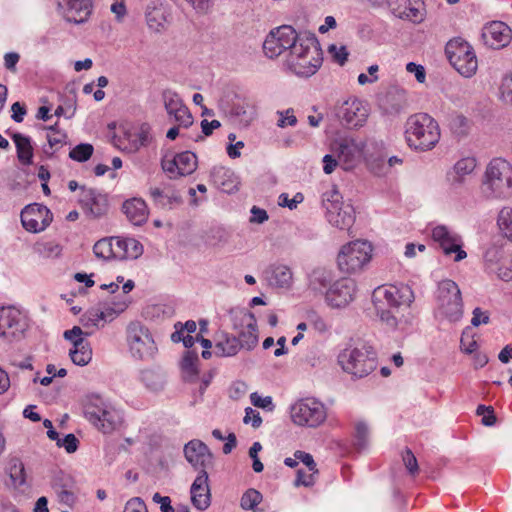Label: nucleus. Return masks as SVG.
<instances>
[{
    "instance_id": "c03bdc74",
    "label": "nucleus",
    "mask_w": 512,
    "mask_h": 512,
    "mask_svg": "<svg viewBox=\"0 0 512 512\" xmlns=\"http://www.w3.org/2000/svg\"><path fill=\"white\" fill-rule=\"evenodd\" d=\"M369 440V428L364 421H358L355 424L354 446L361 451L367 448Z\"/></svg>"
},
{
    "instance_id": "4c0bfd02",
    "label": "nucleus",
    "mask_w": 512,
    "mask_h": 512,
    "mask_svg": "<svg viewBox=\"0 0 512 512\" xmlns=\"http://www.w3.org/2000/svg\"><path fill=\"white\" fill-rule=\"evenodd\" d=\"M386 157L387 155L382 151L377 153H370L368 151L365 155V161L368 169L377 176L386 174L388 172Z\"/></svg>"
},
{
    "instance_id": "72a5a7b5",
    "label": "nucleus",
    "mask_w": 512,
    "mask_h": 512,
    "mask_svg": "<svg viewBox=\"0 0 512 512\" xmlns=\"http://www.w3.org/2000/svg\"><path fill=\"white\" fill-rule=\"evenodd\" d=\"M6 472L9 475L10 482L7 485L12 486L15 489H22L26 486V473L24 464L17 457L9 459Z\"/></svg>"
},
{
    "instance_id": "412c9836",
    "label": "nucleus",
    "mask_w": 512,
    "mask_h": 512,
    "mask_svg": "<svg viewBox=\"0 0 512 512\" xmlns=\"http://www.w3.org/2000/svg\"><path fill=\"white\" fill-rule=\"evenodd\" d=\"M192 505L201 511L206 510L211 504V491L209 476L206 470H202L196 476L190 488Z\"/></svg>"
},
{
    "instance_id": "69168bd1",
    "label": "nucleus",
    "mask_w": 512,
    "mask_h": 512,
    "mask_svg": "<svg viewBox=\"0 0 512 512\" xmlns=\"http://www.w3.org/2000/svg\"><path fill=\"white\" fill-rule=\"evenodd\" d=\"M78 444H79V441L75 437V435L72 433H69V434L65 435V437L63 439H60V442L57 443V446L64 447L68 453H74L78 448Z\"/></svg>"
},
{
    "instance_id": "20e7f679",
    "label": "nucleus",
    "mask_w": 512,
    "mask_h": 512,
    "mask_svg": "<svg viewBox=\"0 0 512 512\" xmlns=\"http://www.w3.org/2000/svg\"><path fill=\"white\" fill-rule=\"evenodd\" d=\"M338 363L344 372L354 378H363L377 367V355L372 346H349L338 355Z\"/></svg>"
},
{
    "instance_id": "f03ea898",
    "label": "nucleus",
    "mask_w": 512,
    "mask_h": 512,
    "mask_svg": "<svg viewBox=\"0 0 512 512\" xmlns=\"http://www.w3.org/2000/svg\"><path fill=\"white\" fill-rule=\"evenodd\" d=\"M290 70L297 76L310 77L320 68L323 58L319 41L314 33L296 31L290 25Z\"/></svg>"
},
{
    "instance_id": "e2e57ef3",
    "label": "nucleus",
    "mask_w": 512,
    "mask_h": 512,
    "mask_svg": "<svg viewBox=\"0 0 512 512\" xmlns=\"http://www.w3.org/2000/svg\"><path fill=\"white\" fill-rule=\"evenodd\" d=\"M57 496V500L60 504L65 505L69 508H73L77 502V496L75 494V490H66L62 492L55 493Z\"/></svg>"
},
{
    "instance_id": "6ab92c4d",
    "label": "nucleus",
    "mask_w": 512,
    "mask_h": 512,
    "mask_svg": "<svg viewBox=\"0 0 512 512\" xmlns=\"http://www.w3.org/2000/svg\"><path fill=\"white\" fill-rule=\"evenodd\" d=\"M184 456L198 473L213 466L214 455L209 447L199 439H193L185 444Z\"/></svg>"
},
{
    "instance_id": "f3484780",
    "label": "nucleus",
    "mask_w": 512,
    "mask_h": 512,
    "mask_svg": "<svg viewBox=\"0 0 512 512\" xmlns=\"http://www.w3.org/2000/svg\"><path fill=\"white\" fill-rule=\"evenodd\" d=\"M432 239L439 244L445 255L455 253V261L459 262L467 257L462 249L461 237L445 225H438L432 229Z\"/></svg>"
},
{
    "instance_id": "a19ab883",
    "label": "nucleus",
    "mask_w": 512,
    "mask_h": 512,
    "mask_svg": "<svg viewBox=\"0 0 512 512\" xmlns=\"http://www.w3.org/2000/svg\"><path fill=\"white\" fill-rule=\"evenodd\" d=\"M198 354L195 351L188 350L184 353L181 362V368L187 374L186 379L193 381L198 376V369L196 363L198 362Z\"/></svg>"
},
{
    "instance_id": "a211bd4d",
    "label": "nucleus",
    "mask_w": 512,
    "mask_h": 512,
    "mask_svg": "<svg viewBox=\"0 0 512 512\" xmlns=\"http://www.w3.org/2000/svg\"><path fill=\"white\" fill-rule=\"evenodd\" d=\"M355 293V281L350 278H342L329 287L325 293V300L333 308H344L353 301Z\"/></svg>"
},
{
    "instance_id": "4468645a",
    "label": "nucleus",
    "mask_w": 512,
    "mask_h": 512,
    "mask_svg": "<svg viewBox=\"0 0 512 512\" xmlns=\"http://www.w3.org/2000/svg\"><path fill=\"white\" fill-rule=\"evenodd\" d=\"M369 116L367 104L359 99L345 101L338 109L337 117L349 129L362 127Z\"/></svg>"
},
{
    "instance_id": "680f3d73",
    "label": "nucleus",
    "mask_w": 512,
    "mask_h": 512,
    "mask_svg": "<svg viewBox=\"0 0 512 512\" xmlns=\"http://www.w3.org/2000/svg\"><path fill=\"white\" fill-rule=\"evenodd\" d=\"M497 223L502 232L512 226V208L504 207L501 209Z\"/></svg>"
},
{
    "instance_id": "3c124183",
    "label": "nucleus",
    "mask_w": 512,
    "mask_h": 512,
    "mask_svg": "<svg viewBox=\"0 0 512 512\" xmlns=\"http://www.w3.org/2000/svg\"><path fill=\"white\" fill-rule=\"evenodd\" d=\"M150 125L148 123H143L140 125L138 131L133 135V139L131 140L135 149H139L142 146H146L151 141L150 135Z\"/></svg>"
},
{
    "instance_id": "7c9ffc66",
    "label": "nucleus",
    "mask_w": 512,
    "mask_h": 512,
    "mask_svg": "<svg viewBox=\"0 0 512 512\" xmlns=\"http://www.w3.org/2000/svg\"><path fill=\"white\" fill-rule=\"evenodd\" d=\"M241 349V341L238 337L228 334H222L218 337L214 354L219 357H232Z\"/></svg>"
},
{
    "instance_id": "9d476101",
    "label": "nucleus",
    "mask_w": 512,
    "mask_h": 512,
    "mask_svg": "<svg viewBox=\"0 0 512 512\" xmlns=\"http://www.w3.org/2000/svg\"><path fill=\"white\" fill-rule=\"evenodd\" d=\"M126 333L129 349L134 358L147 360L154 357L157 346L146 326L138 321L131 322Z\"/></svg>"
},
{
    "instance_id": "1a4fd4ad",
    "label": "nucleus",
    "mask_w": 512,
    "mask_h": 512,
    "mask_svg": "<svg viewBox=\"0 0 512 512\" xmlns=\"http://www.w3.org/2000/svg\"><path fill=\"white\" fill-rule=\"evenodd\" d=\"M372 246L364 240H356L344 245L337 256V264L343 273L351 274L362 270L370 261Z\"/></svg>"
},
{
    "instance_id": "dca6fc26",
    "label": "nucleus",
    "mask_w": 512,
    "mask_h": 512,
    "mask_svg": "<svg viewBox=\"0 0 512 512\" xmlns=\"http://www.w3.org/2000/svg\"><path fill=\"white\" fill-rule=\"evenodd\" d=\"M26 330V323L17 309L3 307L0 309V337L11 342L19 339Z\"/></svg>"
},
{
    "instance_id": "0e129e2a",
    "label": "nucleus",
    "mask_w": 512,
    "mask_h": 512,
    "mask_svg": "<svg viewBox=\"0 0 512 512\" xmlns=\"http://www.w3.org/2000/svg\"><path fill=\"white\" fill-rule=\"evenodd\" d=\"M123 512H148L145 502L140 497H133L127 501Z\"/></svg>"
},
{
    "instance_id": "5701e85b",
    "label": "nucleus",
    "mask_w": 512,
    "mask_h": 512,
    "mask_svg": "<svg viewBox=\"0 0 512 512\" xmlns=\"http://www.w3.org/2000/svg\"><path fill=\"white\" fill-rule=\"evenodd\" d=\"M288 25H282L270 31L263 43L265 55L271 59L279 57L288 49V37L284 31Z\"/></svg>"
},
{
    "instance_id": "473e14b6",
    "label": "nucleus",
    "mask_w": 512,
    "mask_h": 512,
    "mask_svg": "<svg viewBox=\"0 0 512 512\" xmlns=\"http://www.w3.org/2000/svg\"><path fill=\"white\" fill-rule=\"evenodd\" d=\"M333 272L326 267H317L309 275V287L315 291L323 293L331 286Z\"/></svg>"
},
{
    "instance_id": "aec40b11",
    "label": "nucleus",
    "mask_w": 512,
    "mask_h": 512,
    "mask_svg": "<svg viewBox=\"0 0 512 512\" xmlns=\"http://www.w3.org/2000/svg\"><path fill=\"white\" fill-rule=\"evenodd\" d=\"M81 189L82 197L80 204L85 210L86 215L93 219H99L106 215L109 210L107 196L93 188L81 187Z\"/></svg>"
},
{
    "instance_id": "6e6d98bb",
    "label": "nucleus",
    "mask_w": 512,
    "mask_h": 512,
    "mask_svg": "<svg viewBox=\"0 0 512 512\" xmlns=\"http://www.w3.org/2000/svg\"><path fill=\"white\" fill-rule=\"evenodd\" d=\"M262 450V445L260 442H254L249 449V457L252 459V468L254 472L261 473L264 469L263 463L260 461L258 457V453Z\"/></svg>"
},
{
    "instance_id": "79ce46f5",
    "label": "nucleus",
    "mask_w": 512,
    "mask_h": 512,
    "mask_svg": "<svg viewBox=\"0 0 512 512\" xmlns=\"http://www.w3.org/2000/svg\"><path fill=\"white\" fill-rule=\"evenodd\" d=\"M449 127L454 135L464 137L469 133L470 121L462 114H454L450 118Z\"/></svg>"
},
{
    "instance_id": "423d86ee",
    "label": "nucleus",
    "mask_w": 512,
    "mask_h": 512,
    "mask_svg": "<svg viewBox=\"0 0 512 512\" xmlns=\"http://www.w3.org/2000/svg\"><path fill=\"white\" fill-rule=\"evenodd\" d=\"M322 207L325 218L332 226L340 230H349L355 221V211L350 203H345L340 192L334 186L322 194Z\"/></svg>"
},
{
    "instance_id": "ea45409f",
    "label": "nucleus",
    "mask_w": 512,
    "mask_h": 512,
    "mask_svg": "<svg viewBox=\"0 0 512 512\" xmlns=\"http://www.w3.org/2000/svg\"><path fill=\"white\" fill-rule=\"evenodd\" d=\"M114 237L98 240L93 246V252L97 258L108 260L116 259Z\"/></svg>"
},
{
    "instance_id": "bb28decb",
    "label": "nucleus",
    "mask_w": 512,
    "mask_h": 512,
    "mask_svg": "<svg viewBox=\"0 0 512 512\" xmlns=\"http://www.w3.org/2000/svg\"><path fill=\"white\" fill-rule=\"evenodd\" d=\"M122 210L127 219L135 226H141L147 221L148 207L141 198L126 200L122 205Z\"/></svg>"
},
{
    "instance_id": "603ef678",
    "label": "nucleus",
    "mask_w": 512,
    "mask_h": 512,
    "mask_svg": "<svg viewBox=\"0 0 512 512\" xmlns=\"http://www.w3.org/2000/svg\"><path fill=\"white\" fill-rule=\"evenodd\" d=\"M316 475H318V473H314L313 471H308L307 468L306 469L297 468L296 477H295L293 484L296 487H299V486L310 487V486L314 485Z\"/></svg>"
},
{
    "instance_id": "b1692460",
    "label": "nucleus",
    "mask_w": 512,
    "mask_h": 512,
    "mask_svg": "<svg viewBox=\"0 0 512 512\" xmlns=\"http://www.w3.org/2000/svg\"><path fill=\"white\" fill-rule=\"evenodd\" d=\"M380 107L388 115H398L407 107L406 92L403 89L391 88L381 99Z\"/></svg>"
},
{
    "instance_id": "4be33fe9",
    "label": "nucleus",
    "mask_w": 512,
    "mask_h": 512,
    "mask_svg": "<svg viewBox=\"0 0 512 512\" xmlns=\"http://www.w3.org/2000/svg\"><path fill=\"white\" fill-rule=\"evenodd\" d=\"M482 38L488 46L494 49H500L509 44L511 40V29L504 22L493 21L484 27Z\"/></svg>"
},
{
    "instance_id": "4d7b16f0",
    "label": "nucleus",
    "mask_w": 512,
    "mask_h": 512,
    "mask_svg": "<svg viewBox=\"0 0 512 512\" xmlns=\"http://www.w3.org/2000/svg\"><path fill=\"white\" fill-rule=\"evenodd\" d=\"M328 53L332 56L333 60L341 66L345 64L349 55L345 46L337 47L336 44L328 46Z\"/></svg>"
},
{
    "instance_id": "ddd939ff",
    "label": "nucleus",
    "mask_w": 512,
    "mask_h": 512,
    "mask_svg": "<svg viewBox=\"0 0 512 512\" xmlns=\"http://www.w3.org/2000/svg\"><path fill=\"white\" fill-rule=\"evenodd\" d=\"M20 216L23 227L32 233L45 230L53 220L52 212L45 205L38 203L25 206Z\"/></svg>"
},
{
    "instance_id": "864d4df0",
    "label": "nucleus",
    "mask_w": 512,
    "mask_h": 512,
    "mask_svg": "<svg viewBox=\"0 0 512 512\" xmlns=\"http://www.w3.org/2000/svg\"><path fill=\"white\" fill-rule=\"evenodd\" d=\"M172 116L178 125L184 128L190 127L194 121L193 116L187 106L180 108L177 110V112H172Z\"/></svg>"
},
{
    "instance_id": "7ed1b4c3",
    "label": "nucleus",
    "mask_w": 512,
    "mask_h": 512,
    "mask_svg": "<svg viewBox=\"0 0 512 512\" xmlns=\"http://www.w3.org/2000/svg\"><path fill=\"white\" fill-rule=\"evenodd\" d=\"M405 138L411 148L429 150L440 139L438 123L426 113L414 114L406 121Z\"/></svg>"
},
{
    "instance_id": "2f4dec72",
    "label": "nucleus",
    "mask_w": 512,
    "mask_h": 512,
    "mask_svg": "<svg viewBox=\"0 0 512 512\" xmlns=\"http://www.w3.org/2000/svg\"><path fill=\"white\" fill-rule=\"evenodd\" d=\"M476 168V159L473 157H466L458 160L453 171L448 174V178L452 185H461L465 176L471 174Z\"/></svg>"
},
{
    "instance_id": "09e8293b",
    "label": "nucleus",
    "mask_w": 512,
    "mask_h": 512,
    "mask_svg": "<svg viewBox=\"0 0 512 512\" xmlns=\"http://www.w3.org/2000/svg\"><path fill=\"white\" fill-rule=\"evenodd\" d=\"M295 459L290 458V468H297L299 462H302L308 471H313L314 473H318L317 465L311 454L304 451H296L294 453Z\"/></svg>"
},
{
    "instance_id": "c9c22d12",
    "label": "nucleus",
    "mask_w": 512,
    "mask_h": 512,
    "mask_svg": "<svg viewBox=\"0 0 512 512\" xmlns=\"http://www.w3.org/2000/svg\"><path fill=\"white\" fill-rule=\"evenodd\" d=\"M140 379L145 387L153 392L163 390L166 384L165 374L160 369L142 370Z\"/></svg>"
},
{
    "instance_id": "338daca9",
    "label": "nucleus",
    "mask_w": 512,
    "mask_h": 512,
    "mask_svg": "<svg viewBox=\"0 0 512 512\" xmlns=\"http://www.w3.org/2000/svg\"><path fill=\"white\" fill-rule=\"evenodd\" d=\"M245 424L251 423L253 428H259L262 424V418L256 410L251 407L245 409V416L243 418Z\"/></svg>"
},
{
    "instance_id": "0eeeda50",
    "label": "nucleus",
    "mask_w": 512,
    "mask_h": 512,
    "mask_svg": "<svg viewBox=\"0 0 512 512\" xmlns=\"http://www.w3.org/2000/svg\"><path fill=\"white\" fill-rule=\"evenodd\" d=\"M484 184L493 197L506 198L512 195V165L503 158H494L485 171Z\"/></svg>"
},
{
    "instance_id": "cd10ccee",
    "label": "nucleus",
    "mask_w": 512,
    "mask_h": 512,
    "mask_svg": "<svg viewBox=\"0 0 512 512\" xmlns=\"http://www.w3.org/2000/svg\"><path fill=\"white\" fill-rule=\"evenodd\" d=\"M116 259H137L143 253V245L134 238L114 237Z\"/></svg>"
},
{
    "instance_id": "8fccbe9b",
    "label": "nucleus",
    "mask_w": 512,
    "mask_h": 512,
    "mask_svg": "<svg viewBox=\"0 0 512 512\" xmlns=\"http://www.w3.org/2000/svg\"><path fill=\"white\" fill-rule=\"evenodd\" d=\"M262 501V494L256 489H248L241 497L240 506L244 510H254Z\"/></svg>"
},
{
    "instance_id": "37998d69",
    "label": "nucleus",
    "mask_w": 512,
    "mask_h": 512,
    "mask_svg": "<svg viewBox=\"0 0 512 512\" xmlns=\"http://www.w3.org/2000/svg\"><path fill=\"white\" fill-rule=\"evenodd\" d=\"M52 489L54 493L66 491V490H75L76 483L72 476L66 474L64 472H59L56 474L52 480Z\"/></svg>"
},
{
    "instance_id": "6e6552de",
    "label": "nucleus",
    "mask_w": 512,
    "mask_h": 512,
    "mask_svg": "<svg viewBox=\"0 0 512 512\" xmlns=\"http://www.w3.org/2000/svg\"><path fill=\"white\" fill-rule=\"evenodd\" d=\"M445 53L451 65L464 77L473 76L478 68V61L472 46L461 38L450 40Z\"/></svg>"
},
{
    "instance_id": "5fc2aeb1",
    "label": "nucleus",
    "mask_w": 512,
    "mask_h": 512,
    "mask_svg": "<svg viewBox=\"0 0 512 512\" xmlns=\"http://www.w3.org/2000/svg\"><path fill=\"white\" fill-rule=\"evenodd\" d=\"M250 401L255 407L262 408L267 411H273L275 408V405L273 404L272 401V397H262L257 392H253L250 394Z\"/></svg>"
},
{
    "instance_id": "49530a36",
    "label": "nucleus",
    "mask_w": 512,
    "mask_h": 512,
    "mask_svg": "<svg viewBox=\"0 0 512 512\" xmlns=\"http://www.w3.org/2000/svg\"><path fill=\"white\" fill-rule=\"evenodd\" d=\"M93 152L94 147L92 144L80 143L69 152V157L77 162H86L91 158Z\"/></svg>"
},
{
    "instance_id": "393cba45",
    "label": "nucleus",
    "mask_w": 512,
    "mask_h": 512,
    "mask_svg": "<svg viewBox=\"0 0 512 512\" xmlns=\"http://www.w3.org/2000/svg\"><path fill=\"white\" fill-rule=\"evenodd\" d=\"M149 195L152 198L153 204L157 208L164 210H171L183 203L181 195L174 190L150 187Z\"/></svg>"
},
{
    "instance_id": "f8f14e48",
    "label": "nucleus",
    "mask_w": 512,
    "mask_h": 512,
    "mask_svg": "<svg viewBox=\"0 0 512 512\" xmlns=\"http://www.w3.org/2000/svg\"><path fill=\"white\" fill-rule=\"evenodd\" d=\"M326 416L324 405L313 398L301 399L290 407V419L299 426L317 427Z\"/></svg>"
},
{
    "instance_id": "c756f323",
    "label": "nucleus",
    "mask_w": 512,
    "mask_h": 512,
    "mask_svg": "<svg viewBox=\"0 0 512 512\" xmlns=\"http://www.w3.org/2000/svg\"><path fill=\"white\" fill-rule=\"evenodd\" d=\"M11 138L16 146L18 161L25 166L33 163V147L31 138L19 132L11 134Z\"/></svg>"
},
{
    "instance_id": "a18cd8bd",
    "label": "nucleus",
    "mask_w": 512,
    "mask_h": 512,
    "mask_svg": "<svg viewBox=\"0 0 512 512\" xmlns=\"http://www.w3.org/2000/svg\"><path fill=\"white\" fill-rule=\"evenodd\" d=\"M162 98L164 101L166 112L170 116H172V112H177V110L186 106L183 103L182 99L179 97V95L170 89H166L163 91Z\"/></svg>"
},
{
    "instance_id": "f704fd0d",
    "label": "nucleus",
    "mask_w": 512,
    "mask_h": 512,
    "mask_svg": "<svg viewBox=\"0 0 512 512\" xmlns=\"http://www.w3.org/2000/svg\"><path fill=\"white\" fill-rule=\"evenodd\" d=\"M72 362L78 366H85L92 360V348L84 338H77L69 352Z\"/></svg>"
},
{
    "instance_id": "e433bc0d",
    "label": "nucleus",
    "mask_w": 512,
    "mask_h": 512,
    "mask_svg": "<svg viewBox=\"0 0 512 512\" xmlns=\"http://www.w3.org/2000/svg\"><path fill=\"white\" fill-rule=\"evenodd\" d=\"M177 158V174L186 176L192 174L197 168V157L191 151H184L176 155Z\"/></svg>"
},
{
    "instance_id": "052dcab7",
    "label": "nucleus",
    "mask_w": 512,
    "mask_h": 512,
    "mask_svg": "<svg viewBox=\"0 0 512 512\" xmlns=\"http://www.w3.org/2000/svg\"><path fill=\"white\" fill-rule=\"evenodd\" d=\"M127 305L123 303L115 304V307L104 306L102 309L105 315L104 323L111 322L115 317L126 309Z\"/></svg>"
},
{
    "instance_id": "f257e3e1",
    "label": "nucleus",
    "mask_w": 512,
    "mask_h": 512,
    "mask_svg": "<svg viewBox=\"0 0 512 512\" xmlns=\"http://www.w3.org/2000/svg\"><path fill=\"white\" fill-rule=\"evenodd\" d=\"M413 301L414 293L405 284L380 286L373 292V303L377 316L389 330L393 331L400 324L407 322L401 311L409 309Z\"/></svg>"
},
{
    "instance_id": "c85d7f7f",
    "label": "nucleus",
    "mask_w": 512,
    "mask_h": 512,
    "mask_svg": "<svg viewBox=\"0 0 512 512\" xmlns=\"http://www.w3.org/2000/svg\"><path fill=\"white\" fill-rule=\"evenodd\" d=\"M242 321L245 323L247 331H242L238 340L241 341V348L251 350L258 343V329L255 315L250 311H244Z\"/></svg>"
},
{
    "instance_id": "2eb2a0df",
    "label": "nucleus",
    "mask_w": 512,
    "mask_h": 512,
    "mask_svg": "<svg viewBox=\"0 0 512 512\" xmlns=\"http://www.w3.org/2000/svg\"><path fill=\"white\" fill-rule=\"evenodd\" d=\"M364 145L352 137H342L335 140L332 144V150L337 154V158L342 168L346 171L351 170L357 164Z\"/></svg>"
},
{
    "instance_id": "bf43d9fd",
    "label": "nucleus",
    "mask_w": 512,
    "mask_h": 512,
    "mask_svg": "<svg viewBox=\"0 0 512 512\" xmlns=\"http://www.w3.org/2000/svg\"><path fill=\"white\" fill-rule=\"evenodd\" d=\"M402 458H403L405 467L407 468V470L409 471V473L411 475H415L416 473H418V470H419L418 462H417L415 455L413 454V452L410 449L407 448L405 450Z\"/></svg>"
},
{
    "instance_id": "a878e982",
    "label": "nucleus",
    "mask_w": 512,
    "mask_h": 512,
    "mask_svg": "<svg viewBox=\"0 0 512 512\" xmlns=\"http://www.w3.org/2000/svg\"><path fill=\"white\" fill-rule=\"evenodd\" d=\"M66 7L65 19L80 24L85 22L92 13V0H62Z\"/></svg>"
},
{
    "instance_id": "39448f33",
    "label": "nucleus",
    "mask_w": 512,
    "mask_h": 512,
    "mask_svg": "<svg viewBox=\"0 0 512 512\" xmlns=\"http://www.w3.org/2000/svg\"><path fill=\"white\" fill-rule=\"evenodd\" d=\"M85 418L103 433H111L122 422L120 411L105 402L98 394L87 395L83 402Z\"/></svg>"
},
{
    "instance_id": "9b49d317",
    "label": "nucleus",
    "mask_w": 512,
    "mask_h": 512,
    "mask_svg": "<svg viewBox=\"0 0 512 512\" xmlns=\"http://www.w3.org/2000/svg\"><path fill=\"white\" fill-rule=\"evenodd\" d=\"M439 312L450 322H457L463 315V302L458 285L450 279L443 280L438 286Z\"/></svg>"
},
{
    "instance_id": "58836bf2",
    "label": "nucleus",
    "mask_w": 512,
    "mask_h": 512,
    "mask_svg": "<svg viewBox=\"0 0 512 512\" xmlns=\"http://www.w3.org/2000/svg\"><path fill=\"white\" fill-rule=\"evenodd\" d=\"M145 18L149 29L155 32H160L166 21L162 7H157L154 4L147 6Z\"/></svg>"
},
{
    "instance_id": "13d9d810",
    "label": "nucleus",
    "mask_w": 512,
    "mask_h": 512,
    "mask_svg": "<svg viewBox=\"0 0 512 512\" xmlns=\"http://www.w3.org/2000/svg\"><path fill=\"white\" fill-rule=\"evenodd\" d=\"M501 99L512 105V74L503 78L500 86Z\"/></svg>"
},
{
    "instance_id": "774afa93",
    "label": "nucleus",
    "mask_w": 512,
    "mask_h": 512,
    "mask_svg": "<svg viewBox=\"0 0 512 512\" xmlns=\"http://www.w3.org/2000/svg\"><path fill=\"white\" fill-rule=\"evenodd\" d=\"M152 500L154 503L160 504L161 512H175L169 496H162L160 493L156 492L152 496Z\"/></svg>"
},
{
    "instance_id": "de8ad7c7",
    "label": "nucleus",
    "mask_w": 512,
    "mask_h": 512,
    "mask_svg": "<svg viewBox=\"0 0 512 512\" xmlns=\"http://www.w3.org/2000/svg\"><path fill=\"white\" fill-rule=\"evenodd\" d=\"M288 267L286 265H275L271 268L269 281L272 285L284 287L288 284Z\"/></svg>"
}]
</instances>
